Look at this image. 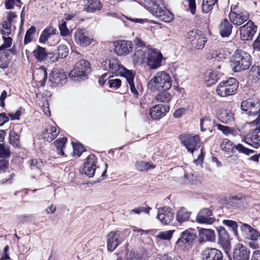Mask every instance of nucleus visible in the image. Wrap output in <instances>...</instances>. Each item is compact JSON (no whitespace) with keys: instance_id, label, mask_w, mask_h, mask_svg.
<instances>
[{"instance_id":"1","label":"nucleus","mask_w":260,"mask_h":260,"mask_svg":"<svg viewBox=\"0 0 260 260\" xmlns=\"http://www.w3.org/2000/svg\"><path fill=\"white\" fill-rule=\"evenodd\" d=\"M147 9L160 20L169 23L174 20V15L166 9L162 0H151L147 2Z\"/></svg>"},{"instance_id":"2","label":"nucleus","mask_w":260,"mask_h":260,"mask_svg":"<svg viewBox=\"0 0 260 260\" xmlns=\"http://www.w3.org/2000/svg\"><path fill=\"white\" fill-rule=\"evenodd\" d=\"M172 79L170 75L165 71L156 73L147 84L148 88L151 91L167 90L172 86Z\"/></svg>"},{"instance_id":"3","label":"nucleus","mask_w":260,"mask_h":260,"mask_svg":"<svg viewBox=\"0 0 260 260\" xmlns=\"http://www.w3.org/2000/svg\"><path fill=\"white\" fill-rule=\"evenodd\" d=\"M251 65V56L241 49L236 50L231 59V67L235 72L248 69Z\"/></svg>"},{"instance_id":"4","label":"nucleus","mask_w":260,"mask_h":260,"mask_svg":"<svg viewBox=\"0 0 260 260\" xmlns=\"http://www.w3.org/2000/svg\"><path fill=\"white\" fill-rule=\"evenodd\" d=\"M242 111L256 118L249 122L251 125L256 124L260 127V101L257 99H249L241 103Z\"/></svg>"},{"instance_id":"5","label":"nucleus","mask_w":260,"mask_h":260,"mask_svg":"<svg viewBox=\"0 0 260 260\" xmlns=\"http://www.w3.org/2000/svg\"><path fill=\"white\" fill-rule=\"evenodd\" d=\"M91 71L89 62L85 59H81L76 63L73 70L70 72L69 77L76 82L84 80Z\"/></svg>"},{"instance_id":"6","label":"nucleus","mask_w":260,"mask_h":260,"mask_svg":"<svg viewBox=\"0 0 260 260\" xmlns=\"http://www.w3.org/2000/svg\"><path fill=\"white\" fill-rule=\"evenodd\" d=\"M238 82L234 78L220 82L216 87L217 94L221 97L234 95L238 87Z\"/></svg>"},{"instance_id":"7","label":"nucleus","mask_w":260,"mask_h":260,"mask_svg":"<svg viewBox=\"0 0 260 260\" xmlns=\"http://www.w3.org/2000/svg\"><path fill=\"white\" fill-rule=\"evenodd\" d=\"M186 38L191 47L197 50L202 49L207 41L204 34L198 29L189 31L187 34Z\"/></svg>"},{"instance_id":"8","label":"nucleus","mask_w":260,"mask_h":260,"mask_svg":"<svg viewBox=\"0 0 260 260\" xmlns=\"http://www.w3.org/2000/svg\"><path fill=\"white\" fill-rule=\"evenodd\" d=\"M179 138L187 151L192 154L200 147V139L198 135L184 134L180 135Z\"/></svg>"},{"instance_id":"9","label":"nucleus","mask_w":260,"mask_h":260,"mask_svg":"<svg viewBox=\"0 0 260 260\" xmlns=\"http://www.w3.org/2000/svg\"><path fill=\"white\" fill-rule=\"evenodd\" d=\"M124 231H111L107 236V249L113 251L125 239Z\"/></svg>"},{"instance_id":"10","label":"nucleus","mask_w":260,"mask_h":260,"mask_svg":"<svg viewBox=\"0 0 260 260\" xmlns=\"http://www.w3.org/2000/svg\"><path fill=\"white\" fill-rule=\"evenodd\" d=\"M196 237L191 230H186L181 233L180 237L176 242V246L179 249L184 250L192 244Z\"/></svg>"},{"instance_id":"11","label":"nucleus","mask_w":260,"mask_h":260,"mask_svg":"<svg viewBox=\"0 0 260 260\" xmlns=\"http://www.w3.org/2000/svg\"><path fill=\"white\" fill-rule=\"evenodd\" d=\"M162 58V54L158 49L150 48L146 62L150 69L155 70L161 66Z\"/></svg>"},{"instance_id":"12","label":"nucleus","mask_w":260,"mask_h":260,"mask_svg":"<svg viewBox=\"0 0 260 260\" xmlns=\"http://www.w3.org/2000/svg\"><path fill=\"white\" fill-rule=\"evenodd\" d=\"M229 16L231 22L237 26L242 25L249 18V15L247 12L237 10L236 6L231 7Z\"/></svg>"},{"instance_id":"13","label":"nucleus","mask_w":260,"mask_h":260,"mask_svg":"<svg viewBox=\"0 0 260 260\" xmlns=\"http://www.w3.org/2000/svg\"><path fill=\"white\" fill-rule=\"evenodd\" d=\"M102 67L104 70L108 71L109 74H114L115 76H119L124 70V67L120 64L118 60L115 58L103 61Z\"/></svg>"},{"instance_id":"14","label":"nucleus","mask_w":260,"mask_h":260,"mask_svg":"<svg viewBox=\"0 0 260 260\" xmlns=\"http://www.w3.org/2000/svg\"><path fill=\"white\" fill-rule=\"evenodd\" d=\"M97 162L98 159L94 154L89 155L87 157L83 166L81 168L80 172L89 177H93L97 168Z\"/></svg>"},{"instance_id":"15","label":"nucleus","mask_w":260,"mask_h":260,"mask_svg":"<svg viewBox=\"0 0 260 260\" xmlns=\"http://www.w3.org/2000/svg\"><path fill=\"white\" fill-rule=\"evenodd\" d=\"M257 30V26L251 20L239 27L241 39L243 41L251 40Z\"/></svg>"},{"instance_id":"16","label":"nucleus","mask_w":260,"mask_h":260,"mask_svg":"<svg viewBox=\"0 0 260 260\" xmlns=\"http://www.w3.org/2000/svg\"><path fill=\"white\" fill-rule=\"evenodd\" d=\"M76 43L82 46H89L93 41L92 36L85 29L78 28L74 33Z\"/></svg>"},{"instance_id":"17","label":"nucleus","mask_w":260,"mask_h":260,"mask_svg":"<svg viewBox=\"0 0 260 260\" xmlns=\"http://www.w3.org/2000/svg\"><path fill=\"white\" fill-rule=\"evenodd\" d=\"M114 52L118 56H125L132 50L133 43L131 41L122 40L114 43Z\"/></svg>"},{"instance_id":"18","label":"nucleus","mask_w":260,"mask_h":260,"mask_svg":"<svg viewBox=\"0 0 260 260\" xmlns=\"http://www.w3.org/2000/svg\"><path fill=\"white\" fill-rule=\"evenodd\" d=\"M256 127L252 132L248 133L244 138V141L254 148L260 146V127L256 124Z\"/></svg>"},{"instance_id":"19","label":"nucleus","mask_w":260,"mask_h":260,"mask_svg":"<svg viewBox=\"0 0 260 260\" xmlns=\"http://www.w3.org/2000/svg\"><path fill=\"white\" fill-rule=\"evenodd\" d=\"M67 76L61 69H54L49 75V81L52 84L62 86L67 82Z\"/></svg>"},{"instance_id":"20","label":"nucleus","mask_w":260,"mask_h":260,"mask_svg":"<svg viewBox=\"0 0 260 260\" xmlns=\"http://www.w3.org/2000/svg\"><path fill=\"white\" fill-rule=\"evenodd\" d=\"M174 213L172 210L167 207L158 209L157 218L164 224H169L174 218Z\"/></svg>"},{"instance_id":"21","label":"nucleus","mask_w":260,"mask_h":260,"mask_svg":"<svg viewBox=\"0 0 260 260\" xmlns=\"http://www.w3.org/2000/svg\"><path fill=\"white\" fill-rule=\"evenodd\" d=\"M229 205L232 209H243L248 206V198L238 194L232 197L229 201Z\"/></svg>"},{"instance_id":"22","label":"nucleus","mask_w":260,"mask_h":260,"mask_svg":"<svg viewBox=\"0 0 260 260\" xmlns=\"http://www.w3.org/2000/svg\"><path fill=\"white\" fill-rule=\"evenodd\" d=\"M169 110L168 106L158 104L150 109L149 115L152 119L159 120L163 117Z\"/></svg>"},{"instance_id":"23","label":"nucleus","mask_w":260,"mask_h":260,"mask_svg":"<svg viewBox=\"0 0 260 260\" xmlns=\"http://www.w3.org/2000/svg\"><path fill=\"white\" fill-rule=\"evenodd\" d=\"M212 211L208 208H204L198 213L196 221L200 223L211 224L215 221V218L211 217Z\"/></svg>"},{"instance_id":"24","label":"nucleus","mask_w":260,"mask_h":260,"mask_svg":"<svg viewBox=\"0 0 260 260\" xmlns=\"http://www.w3.org/2000/svg\"><path fill=\"white\" fill-rule=\"evenodd\" d=\"M222 253L216 248H207L202 253V260H222Z\"/></svg>"},{"instance_id":"25","label":"nucleus","mask_w":260,"mask_h":260,"mask_svg":"<svg viewBox=\"0 0 260 260\" xmlns=\"http://www.w3.org/2000/svg\"><path fill=\"white\" fill-rule=\"evenodd\" d=\"M250 251L241 244L237 245L233 251L234 260H249Z\"/></svg>"},{"instance_id":"26","label":"nucleus","mask_w":260,"mask_h":260,"mask_svg":"<svg viewBox=\"0 0 260 260\" xmlns=\"http://www.w3.org/2000/svg\"><path fill=\"white\" fill-rule=\"evenodd\" d=\"M241 230L246 238L251 240H256L259 236V233L248 224L243 223L241 226Z\"/></svg>"},{"instance_id":"27","label":"nucleus","mask_w":260,"mask_h":260,"mask_svg":"<svg viewBox=\"0 0 260 260\" xmlns=\"http://www.w3.org/2000/svg\"><path fill=\"white\" fill-rule=\"evenodd\" d=\"M102 4L99 0H85L83 10L87 12H94L100 10Z\"/></svg>"},{"instance_id":"28","label":"nucleus","mask_w":260,"mask_h":260,"mask_svg":"<svg viewBox=\"0 0 260 260\" xmlns=\"http://www.w3.org/2000/svg\"><path fill=\"white\" fill-rule=\"evenodd\" d=\"M233 25L226 19L222 20L219 25V34L222 37H228L232 33Z\"/></svg>"},{"instance_id":"29","label":"nucleus","mask_w":260,"mask_h":260,"mask_svg":"<svg viewBox=\"0 0 260 260\" xmlns=\"http://www.w3.org/2000/svg\"><path fill=\"white\" fill-rule=\"evenodd\" d=\"M149 50H150V48L149 47H143L136 50L133 55L134 60L137 62H145L146 61L148 51Z\"/></svg>"},{"instance_id":"30","label":"nucleus","mask_w":260,"mask_h":260,"mask_svg":"<svg viewBox=\"0 0 260 260\" xmlns=\"http://www.w3.org/2000/svg\"><path fill=\"white\" fill-rule=\"evenodd\" d=\"M200 242L207 241H213L215 239L214 231L210 229H200L199 230Z\"/></svg>"},{"instance_id":"31","label":"nucleus","mask_w":260,"mask_h":260,"mask_svg":"<svg viewBox=\"0 0 260 260\" xmlns=\"http://www.w3.org/2000/svg\"><path fill=\"white\" fill-rule=\"evenodd\" d=\"M55 126H48L42 133V138L45 140L51 142L59 134Z\"/></svg>"},{"instance_id":"32","label":"nucleus","mask_w":260,"mask_h":260,"mask_svg":"<svg viewBox=\"0 0 260 260\" xmlns=\"http://www.w3.org/2000/svg\"><path fill=\"white\" fill-rule=\"evenodd\" d=\"M33 77L41 83V86H44L47 78V72L43 67L37 68L33 73Z\"/></svg>"},{"instance_id":"33","label":"nucleus","mask_w":260,"mask_h":260,"mask_svg":"<svg viewBox=\"0 0 260 260\" xmlns=\"http://www.w3.org/2000/svg\"><path fill=\"white\" fill-rule=\"evenodd\" d=\"M221 73L217 71L207 73L205 75V80L207 86H210L215 84L220 78Z\"/></svg>"},{"instance_id":"34","label":"nucleus","mask_w":260,"mask_h":260,"mask_svg":"<svg viewBox=\"0 0 260 260\" xmlns=\"http://www.w3.org/2000/svg\"><path fill=\"white\" fill-rule=\"evenodd\" d=\"M56 29L52 26L47 27L42 32L39 41L41 43L45 44L49 38L55 34Z\"/></svg>"},{"instance_id":"35","label":"nucleus","mask_w":260,"mask_h":260,"mask_svg":"<svg viewBox=\"0 0 260 260\" xmlns=\"http://www.w3.org/2000/svg\"><path fill=\"white\" fill-rule=\"evenodd\" d=\"M36 59L41 62L45 60L48 56V53L44 47L38 45L32 52Z\"/></svg>"},{"instance_id":"36","label":"nucleus","mask_w":260,"mask_h":260,"mask_svg":"<svg viewBox=\"0 0 260 260\" xmlns=\"http://www.w3.org/2000/svg\"><path fill=\"white\" fill-rule=\"evenodd\" d=\"M190 214L191 212L187 211L185 208H181L177 213V220L180 223L188 221L189 220Z\"/></svg>"},{"instance_id":"37","label":"nucleus","mask_w":260,"mask_h":260,"mask_svg":"<svg viewBox=\"0 0 260 260\" xmlns=\"http://www.w3.org/2000/svg\"><path fill=\"white\" fill-rule=\"evenodd\" d=\"M209 57L213 61H220L225 59L226 56L223 49H218L211 51Z\"/></svg>"},{"instance_id":"38","label":"nucleus","mask_w":260,"mask_h":260,"mask_svg":"<svg viewBox=\"0 0 260 260\" xmlns=\"http://www.w3.org/2000/svg\"><path fill=\"white\" fill-rule=\"evenodd\" d=\"M218 231L219 233V240L221 242H223L225 244L226 246L225 252L228 253V250L229 246V243L228 241L229 239V235L223 227H219Z\"/></svg>"},{"instance_id":"39","label":"nucleus","mask_w":260,"mask_h":260,"mask_svg":"<svg viewBox=\"0 0 260 260\" xmlns=\"http://www.w3.org/2000/svg\"><path fill=\"white\" fill-rule=\"evenodd\" d=\"M222 150L226 152L233 153L234 145L232 141L227 138L223 139L220 145Z\"/></svg>"},{"instance_id":"40","label":"nucleus","mask_w":260,"mask_h":260,"mask_svg":"<svg viewBox=\"0 0 260 260\" xmlns=\"http://www.w3.org/2000/svg\"><path fill=\"white\" fill-rule=\"evenodd\" d=\"M67 138L62 137L61 139H58L54 142V144L57 149V153L59 155H64L63 148L65 147V144L67 142Z\"/></svg>"},{"instance_id":"41","label":"nucleus","mask_w":260,"mask_h":260,"mask_svg":"<svg viewBox=\"0 0 260 260\" xmlns=\"http://www.w3.org/2000/svg\"><path fill=\"white\" fill-rule=\"evenodd\" d=\"M135 167L137 170L141 172L147 171L155 168V166L152 164L144 161H137L135 164Z\"/></svg>"},{"instance_id":"42","label":"nucleus","mask_w":260,"mask_h":260,"mask_svg":"<svg viewBox=\"0 0 260 260\" xmlns=\"http://www.w3.org/2000/svg\"><path fill=\"white\" fill-rule=\"evenodd\" d=\"M218 0H203L202 4V10L203 12L207 13L213 8V6L218 7Z\"/></svg>"},{"instance_id":"43","label":"nucleus","mask_w":260,"mask_h":260,"mask_svg":"<svg viewBox=\"0 0 260 260\" xmlns=\"http://www.w3.org/2000/svg\"><path fill=\"white\" fill-rule=\"evenodd\" d=\"M172 99V95L166 90L159 92L155 96L158 102L169 103Z\"/></svg>"},{"instance_id":"44","label":"nucleus","mask_w":260,"mask_h":260,"mask_svg":"<svg viewBox=\"0 0 260 260\" xmlns=\"http://www.w3.org/2000/svg\"><path fill=\"white\" fill-rule=\"evenodd\" d=\"M185 183L187 184L193 186H199L201 184V181L197 176L192 174L185 175Z\"/></svg>"},{"instance_id":"45","label":"nucleus","mask_w":260,"mask_h":260,"mask_svg":"<svg viewBox=\"0 0 260 260\" xmlns=\"http://www.w3.org/2000/svg\"><path fill=\"white\" fill-rule=\"evenodd\" d=\"M122 72V73L119 74V76L125 77L128 83L134 82V80L135 76V72L127 70L124 67V70Z\"/></svg>"},{"instance_id":"46","label":"nucleus","mask_w":260,"mask_h":260,"mask_svg":"<svg viewBox=\"0 0 260 260\" xmlns=\"http://www.w3.org/2000/svg\"><path fill=\"white\" fill-rule=\"evenodd\" d=\"M216 127L218 130L222 132V133L225 136H229L231 134L233 136L236 135V131L229 126H225L220 124H217L216 125Z\"/></svg>"},{"instance_id":"47","label":"nucleus","mask_w":260,"mask_h":260,"mask_svg":"<svg viewBox=\"0 0 260 260\" xmlns=\"http://www.w3.org/2000/svg\"><path fill=\"white\" fill-rule=\"evenodd\" d=\"M174 231V230H169L160 232L156 236V237L163 240H170Z\"/></svg>"},{"instance_id":"48","label":"nucleus","mask_w":260,"mask_h":260,"mask_svg":"<svg viewBox=\"0 0 260 260\" xmlns=\"http://www.w3.org/2000/svg\"><path fill=\"white\" fill-rule=\"evenodd\" d=\"M223 223L228 226L229 229L233 232L235 235L237 236L238 235V225L236 221L231 220H224Z\"/></svg>"},{"instance_id":"49","label":"nucleus","mask_w":260,"mask_h":260,"mask_svg":"<svg viewBox=\"0 0 260 260\" xmlns=\"http://www.w3.org/2000/svg\"><path fill=\"white\" fill-rule=\"evenodd\" d=\"M234 148L240 153H243L245 155H249L254 152V151L251 149H249L245 146H244L241 144H238L237 145H234Z\"/></svg>"},{"instance_id":"50","label":"nucleus","mask_w":260,"mask_h":260,"mask_svg":"<svg viewBox=\"0 0 260 260\" xmlns=\"http://www.w3.org/2000/svg\"><path fill=\"white\" fill-rule=\"evenodd\" d=\"M2 28H1V34L3 36H8L11 32V24L6 21H4L2 23Z\"/></svg>"},{"instance_id":"51","label":"nucleus","mask_w":260,"mask_h":260,"mask_svg":"<svg viewBox=\"0 0 260 260\" xmlns=\"http://www.w3.org/2000/svg\"><path fill=\"white\" fill-rule=\"evenodd\" d=\"M234 120V114L231 112H225L221 116V121L224 123L230 124L233 122Z\"/></svg>"},{"instance_id":"52","label":"nucleus","mask_w":260,"mask_h":260,"mask_svg":"<svg viewBox=\"0 0 260 260\" xmlns=\"http://www.w3.org/2000/svg\"><path fill=\"white\" fill-rule=\"evenodd\" d=\"M108 78V83L110 88L117 89L121 86V81L120 79L114 78L113 77L111 76H110Z\"/></svg>"},{"instance_id":"53","label":"nucleus","mask_w":260,"mask_h":260,"mask_svg":"<svg viewBox=\"0 0 260 260\" xmlns=\"http://www.w3.org/2000/svg\"><path fill=\"white\" fill-rule=\"evenodd\" d=\"M73 147V154L74 155L79 157L82 153L85 151V149L82 144L80 143H74L72 142Z\"/></svg>"},{"instance_id":"54","label":"nucleus","mask_w":260,"mask_h":260,"mask_svg":"<svg viewBox=\"0 0 260 260\" xmlns=\"http://www.w3.org/2000/svg\"><path fill=\"white\" fill-rule=\"evenodd\" d=\"M10 143L14 147H18L19 145V136L14 132L11 131L9 133Z\"/></svg>"},{"instance_id":"55","label":"nucleus","mask_w":260,"mask_h":260,"mask_svg":"<svg viewBox=\"0 0 260 260\" xmlns=\"http://www.w3.org/2000/svg\"><path fill=\"white\" fill-rule=\"evenodd\" d=\"M57 51V54L60 58L66 57L69 53V49L67 46L64 45H59Z\"/></svg>"},{"instance_id":"56","label":"nucleus","mask_w":260,"mask_h":260,"mask_svg":"<svg viewBox=\"0 0 260 260\" xmlns=\"http://www.w3.org/2000/svg\"><path fill=\"white\" fill-rule=\"evenodd\" d=\"M10 156L9 147L0 143V157L8 158Z\"/></svg>"},{"instance_id":"57","label":"nucleus","mask_w":260,"mask_h":260,"mask_svg":"<svg viewBox=\"0 0 260 260\" xmlns=\"http://www.w3.org/2000/svg\"><path fill=\"white\" fill-rule=\"evenodd\" d=\"M250 72L252 74V75H250V76L260 81V66H252L250 69Z\"/></svg>"},{"instance_id":"58","label":"nucleus","mask_w":260,"mask_h":260,"mask_svg":"<svg viewBox=\"0 0 260 260\" xmlns=\"http://www.w3.org/2000/svg\"><path fill=\"white\" fill-rule=\"evenodd\" d=\"M9 61L6 53H1L0 54V68L2 69H6L8 68Z\"/></svg>"},{"instance_id":"59","label":"nucleus","mask_w":260,"mask_h":260,"mask_svg":"<svg viewBox=\"0 0 260 260\" xmlns=\"http://www.w3.org/2000/svg\"><path fill=\"white\" fill-rule=\"evenodd\" d=\"M59 29L60 31V35L63 37H66L70 35V31L67 26L66 21L63 22L59 25Z\"/></svg>"},{"instance_id":"60","label":"nucleus","mask_w":260,"mask_h":260,"mask_svg":"<svg viewBox=\"0 0 260 260\" xmlns=\"http://www.w3.org/2000/svg\"><path fill=\"white\" fill-rule=\"evenodd\" d=\"M43 166V162L40 159H32L31 161L30 168L31 169H40Z\"/></svg>"},{"instance_id":"61","label":"nucleus","mask_w":260,"mask_h":260,"mask_svg":"<svg viewBox=\"0 0 260 260\" xmlns=\"http://www.w3.org/2000/svg\"><path fill=\"white\" fill-rule=\"evenodd\" d=\"M210 121L207 118H204L200 120L201 130L205 132L208 128V126L210 124Z\"/></svg>"},{"instance_id":"62","label":"nucleus","mask_w":260,"mask_h":260,"mask_svg":"<svg viewBox=\"0 0 260 260\" xmlns=\"http://www.w3.org/2000/svg\"><path fill=\"white\" fill-rule=\"evenodd\" d=\"M22 114V108H20L15 113H9L8 116L11 120H19L20 116Z\"/></svg>"},{"instance_id":"63","label":"nucleus","mask_w":260,"mask_h":260,"mask_svg":"<svg viewBox=\"0 0 260 260\" xmlns=\"http://www.w3.org/2000/svg\"><path fill=\"white\" fill-rule=\"evenodd\" d=\"M129 85L130 90L135 98H138L139 96V92L134 82L128 83Z\"/></svg>"},{"instance_id":"64","label":"nucleus","mask_w":260,"mask_h":260,"mask_svg":"<svg viewBox=\"0 0 260 260\" xmlns=\"http://www.w3.org/2000/svg\"><path fill=\"white\" fill-rule=\"evenodd\" d=\"M142 257L137 253L131 251L127 260H141Z\"/></svg>"}]
</instances>
